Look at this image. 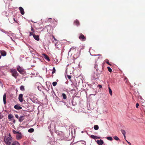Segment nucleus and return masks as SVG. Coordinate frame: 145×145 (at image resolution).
Here are the masks:
<instances>
[{"instance_id": "nucleus-14", "label": "nucleus", "mask_w": 145, "mask_h": 145, "mask_svg": "<svg viewBox=\"0 0 145 145\" xmlns=\"http://www.w3.org/2000/svg\"><path fill=\"white\" fill-rule=\"evenodd\" d=\"M43 55H44V58L45 59L47 60L48 61H49L50 60L49 57L48 56L45 54H43Z\"/></svg>"}, {"instance_id": "nucleus-12", "label": "nucleus", "mask_w": 145, "mask_h": 145, "mask_svg": "<svg viewBox=\"0 0 145 145\" xmlns=\"http://www.w3.org/2000/svg\"><path fill=\"white\" fill-rule=\"evenodd\" d=\"M34 38L36 40L38 41L39 40V36L38 35H36L35 34L33 35Z\"/></svg>"}, {"instance_id": "nucleus-27", "label": "nucleus", "mask_w": 145, "mask_h": 145, "mask_svg": "<svg viewBox=\"0 0 145 145\" xmlns=\"http://www.w3.org/2000/svg\"><path fill=\"white\" fill-rule=\"evenodd\" d=\"M81 141V143L84 145H86V142L84 140Z\"/></svg>"}, {"instance_id": "nucleus-23", "label": "nucleus", "mask_w": 145, "mask_h": 145, "mask_svg": "<svg viewBox=\"0 0 145 145\" xmlns=\"http://www.w3.org/2000/svg\"><path fill=\"white\" fill-rule=\"evenodd\" d=\"M106 138L108 140L110 141H112L113 140L112 137H107Z\"/></svg>"}, {"instance_id": "nucleus-40", "label": "nucleus", "mask_w": 145, "mask_h": 145, "mask_svg": "<svg viewBox=\"0 0 145 145\" xmlns=\"http://www.w3.org/2000/svg\"><path fill=\"white\" fill-rule=\"evenodd\" d=\"M31 30L32 31H33V32H34V29L32 27H31Z\"/></svg>"}, {"instance_id": "nucleus-10", "label": "nucleus", "mask_w": 145, "mask_h": 145, "mask_svg": "<svg viewBox=\"0 0 145 145\" xmlns=\"http://www.w3.org/2000/svg\"><path fill=\"white\" fill-rule=\"evenodd\" d=\"M14 108L17 110H20L22 109V107L19 105H16L14 106Z\"/></svg>"}, {"instance_id": "nucleus-4", "label": "nucleus", "mask_w": 145, "mask_h": 145, "mask_svg": "<svg viewBox=\"0 0 145 145\" xmlns=\"http://www.w3.org/2000/svg\"><path fill=\"white\" fill-rule=\"evenodd\" d=\"M17 70L21 74H23L24 71V70L20 66H18L17 68Z\"/></svg>"}, {"instance_id": "nucleus-49", "label": "nucleus", "mask_w": 145, "mask_h": 145, "mask_svg": "<svg viewBox=\"0 0 145 145\" xmlns=\"http://www.w3.org/2000/svg\"><path fill=\"white\" fill-rule=\"evenodd\" d=\"M9 119H10V120H11V119L12 118H9Z\"/></svg>"}, {"instance_id": "nucleus-7", "label": "nucleus", "mask_w": 145, "mask_h": 145, "mask_svg": "<svg viewBox=\"0 0 145 145\" xmlns=\"http://www.w3.org/2000/svg\"><path fill=\"white\" fill-rule=\"evenodd\" d=\"M97 142L99 145H102L104 143L103 141L101 139L97 140Z\"/></svg>"}, {"instance_id": "nucleus-41", "label": "nucleus", "mask_w": 145, "mask_h": 145, "mask_svg": "<svg viewBox=\"0 0 145 145\" xmlns=\"http://www.w3.org/2000/svg\"><path fill=\"white\" fill-rule=\"evenodd\" d=\"M126 141L129 145H131V143L130 142L128 141L127 140H126Z\"/></svg>"}, {"instance_id": "nucleus-28", "label": "nucleus", "mask_w": 145, "mask_h": 145, "mask_svg": "<svg viewBox=\"0 0 145 145\" xmlns=\"http://www.w3.org/2000/svg\"><path fill=\"white\" fill-rule=\"evenodd\" d=\"M57 82H54L52 83V85L53 86H55L57 84Z\"/></svg>"}, {"instance_id": "nucleus-43", "label": "nucleus", "mask_w": 145, "mask_h": 145, "mask_svg": "<svg viewBox=\"0 0 145 145\" xmlns=\"http://www.w3.org/2000/svg\"><path fill=\"white\" fill-rule=\"evenodd\" d=\"M15 116L16 118H18V115H16Z\"/></svg>"}, {"instance_id": "nucleus-32", "label": "nucleus", "mask_w": 145, "mask_h": 145, "mask_svg": "<svg viewBox=\"0 0 145 145\" xmlns=\"http://www.w3.org/2000/svg\"><path fill=\"white\" fill-rule=\"evenodd\" d=\"M24 118H19V121L20 122H21L24 120Z\"/></svg>"}, {"instance_id": "nucleus-52", "label": "nucleus", "mask_w": 145, "mask_h": 145, "mask_svg": "<svg viewBox=\"0 0 145 145\" xmlns=\"http://www.w3.org/2000/svg\"><path fill=\"white\" fill-rule=\"evenodd\" d=\"M20 118H22V117H20Z\"/></svg>"}, {"instance_id": "nucleus-24", "label": "nucleus", "mask_w": 145, "mask_h": 145, "mask_svg": "<svg viewBox=\"0 0 145 145\" xmlns=\"http://www.w3.org/2000/svg\"><path fill=\"white\" fill-rule=\"evenodd\" d=\"M108 89L109 93L110 95L112 96V90L110 87L108 88Z\"/></svg>"}, {"instance_id": "nucleus-8", "label": "nucleus", "mask_w": 145, "mask_h": 145, "mask_svg": "<svg viewBox=\"0 0 145 145\" xmlns=\"http://www.w3.org/2000/svg\"><path fill=\"white\" fill-rule=\"evenodd\" d=\"M19 9L20 12L21 14L22 15L24 14L25 12L23 8L22 7H19Z\"/></svg>"}, {"instance_id": "nucleus-15", "label": "nucleus", "mask_w": 145, "mask_h": 145, "mask_svg": "<svg viewBox=\"0 0 145 145\" xmlns=\"http://www.w3.org/2000/svg\"><path fill=\"white\" fill-rule=\"evenodd\" d=\"M12 145H20V144L18 141H15L13 142Z\"/></svg>"}, {"instance_id": "nucleus-48", "label": "nucleus", "mask_w": 145, "mask_h": 145, "mask_svg": "<svg viewBox=\"0 0 145 145\" xmlns=\"http://www.w3.org/2000/svg\"><path fill=\"white\" fill-rule=\"evenodd\" d=\"M1 82L0 81V85H1Z\"/></svg>"}, {"instance_id": "nucleus-13", "label": "nucleus", "mask_w": 145, "mask_h": 145, "mask_svg": "<svg viewBox=\"0 0 145 145\" xmlns=\"http://www.w3.org/2000/svg\"><path fill=\"white\" fill-rule=\"evenodd\" d=\"M6 94L5 93L4 94L3 97V101L4 103L5 104L6 103Z\"/></svg>"}, {"instance_id": "nucleus-50", "label": "nucleus", "mask_w": 145, "mask_h": 145, "mask_svg": "<svg viewBox=\"0 0 145 145\" xmlns=\"http://www.w3.org/2000/svg\"><path fill=\"white\" fill-rule=\"evenodd\" d=\"M13 122H14V123H15V121H14H14H13Z\"/></svg>"}, {"instance_id": "nucleus-29", "label": "nucleus", "mask_w": 145, "mask_h": 145, "mask_svg": "<svg viewBox=\"0 0 145 145\" xmlns=\"http://www.w3.org/2000/svg\"><path fill=\"white\" fill-rule=\"evenodd\" d=\"M107 69H108V71L110 72H111L112 71V69L110 68L109 67H108Z\"/></svg>"}, {"instance_id": "nucleus-21", "label": "nucleus", "mask_w": 145, "mask_h": 145, "mask_svg": "<svg viewBox=\"0 0 145 145\" xmlns=\"http://www.w3.org/2000/svg\"><path fill=\"white\" fill-rule=\"evenodd\" d=\"M20 89L22 91H24L25 90L24 87L23 86H21L20 87Z\"/></svg>"}, {"instance_id": "nucleus-42", "label": "nucleus", "mask_w": 145, "mask_h": 145, "mask_svg": "<svg viewBox=\"0 0 145 145\" xmlns=\"http://www.w3.org/2000/svg\"><path fill=\"white\" fill-rule=\"evenodd\" d=\"M106 63H107V64H108V65H111L110 64V63H109V62H108L107 61V62H106Z\"/></svg>"}, {"instance_id": "nucleus-3", "label": "nucleus", "mask_w": 145, "mask_h": 145, "mask_svg": "<svg viewBox=\"0 0 145 145\" xmlns=\"http://www.w3.org/2000/svg\"><path fill=\"white\" fill-rule=\"evenodd\" d=\"M79 39L81 41H84L86 40V37L82 33H80L79 37Z\"/></svg>"}, {"instance_id": "nucleus-30", "label": "nucleus", "mask_w": 145, "mask_h": 145, "mask_svg": "<svg viewBox=\"0 0 145 145\" xmlns=\"http://www.w3.org/2000/svg\"><path fill=\"white\" fill-rule=\"evenodd\" d=\"M13 116L12 114H9L8 116V118H13Z\"/></svg>"}, {"instance_id": "nucleus-5", "label": "nucleus", "mask_w": 145, "mask_h": 145, "mask_svg": "<svg viewBox=\"0 0 145 145\" xmlns=\"http://www.w3.org/2000/svg\"><path fill=\"white\" fill-rule=\"evenodd\" d=\"M22 135L21 133L20 132L16 135V138L17 140H20L22 138Z\"/></svg>"}, {"instance_id": "nucleus-25", "label": "nucleus", "mask_w": 145, "mask_h": 145, "mask_svg": "<svg viewBox=\"0 0 145 145\" xmlns=\"http://www.w3.org/2000/svg\"><path fill=\"white\" fill-rule=\"evenodd\" d=\"M12 132H13V133H14V134H18L20 132L19 131H16L14 130H13Z\"/></svg>"}, {"instance_id": "nucleus-39", "label": "nucleus", "mask_w": 145, "mask_h": 145, "mask_svg": "<svg viewBox=\"0 0 145 145\" xmlns=\"http://www.w3.org/2000/svg\"><path fill=\"white\" fill-rule=\"evenodd\" d=\"M74 49H75L76 50V49L75 48H73V47H72L70 49V50H73Z\"/></svg>"}, {"instance_id": "nucleus-22", "label": "nucleus", "mask_w": 145, "mask_h": 145, "mask_svg": "<svg viewBox=\"0 0 145 145\" xmlns=\"http://www.w3.org/2000/svg\"><path fill=\"white\" fill-rule=\"evenodd\" d=\"M99 126L97 125H95L94 126V129L95 130H97L99 129Z\"/></svg>"}, {"instance_id": "nucleus-36", "label": "nucleus", "mask_w": 145, "mask_h": 145, "mask_svg": "<svg viewBox=\"0 0 145 145\" xmlns=\"http://www.w3.org/2000/svg\"><path fill=\"white\" fill-rule=\"evenodd\" d=\"M52 37L55 41L57 40V39L55 38L54 37L53 35H52Z\"/></svg>"}, {"instance_id": "nucleus-38", "label": "nucleus", "mask_w": 145, "mask_h": 145, "mask_svg": "<svg viewBox=\"0 0 145 145\" xmlns=\"http://www.w3.org/2000/svg\"><path fill=\"white\" fill-rule=\"evenodd\" d=\"M34 34H33V32H30V36H31L32 35H34Z\"/></svg>"}, {"instance_id": "nucleus-33", "label": "nucleus", "mask_w": 145, "mask_h": 145, "mask_svg": "<svg viewBox=\"0 0 145 145\" xmlns=\"http://www.w3.org/2000/svg\"><path fill=\"white\" fill-rule=\"evenodd\" d=\"M142 105L144 107H145V101L144 102L142 103Z\"/></svg>"}, {"instance_id": "nucleus-9", "label": "nucleus", "mask_w": 145, "mask_h": 145, "mask_svg": "<svg viewBox=\"0 0 145 145\" xmlns=\"http://www.w3.org/2000/svg\"><path fill=\"white\" fill-rule=\"evenodd\" d=\"M23 95L22 94H20L19 96L18 99L20 102H22L23 101Z\"/></svg>"}, {"instance_id": "nucleus-44", "label": "nucleus", "mask_w": 145, "mask_h": 145, "mask_svg": "<svg viewBox=\"0 0 145 145\" xmlns=\"http://www.w3.org/2000/svg\"><path fill=\"white\" fill-rule=\"evenodd\" d=\"M13 19H14V21L15 22H16V20H15V18H13Z\"/></svg>"}, {"instance_id": "nucleus-20", "label": "nucleus", "mask_w": 145, "mask_h": 145, "mask_svg": "<svg viewBox=\"0 0 145 145\" xmlns=\"http://www.w3.org/2000/svg\"><path fill=\"white\" fill-rule=\"evenodd\" d=\"M62 95L63 99H67V97L65 94L63 93L62 94Z\"/></svg>"}, {"instance_id": "nucleus-18", "label": "nucleus", "mask_w": 145, "mask_h": 145, "mask_svg": "<svg viewBox=\"0 0 145 145\" xmlns=\"http://www.w3.org/2000/svg\"><path fill=\"white\" fill-rule=\"evenodd\" d=\"M34 131V129L33 128H30L28 130V131L29 132L32 133Z\"/></svg>"}, {"instance_id": "nucleus-47", "label": "nucleus", "mask_w": 145, "mask_h": 145, "mask_svg": "<svg viewBox=\"0 0 145 145\" xmlns=\"http://www.w3.org/2000/svg\"><path fill=\"white\" fill-rule=\"evenodd\" d=\"M81 133H84V131H81Z\"/></svg>"}, {"instance_id": "nucleus-19", "label": "nucleus", "mask_w": 145, "mask_h": 145, "mask_svg": "<svg viewBox=\"0 0 145 145\" xmlns=\"http://www.w3.org/2000/svg\"><path fill=\"white\" fill-rule=\"evenodd\" d=\"M121 132L122 133V134L123 135L124 137L125 138V134L126 133L125 131L124 130H121Z\"/></svg>"}, {"instance_id": "nucleus-17", "label": "nucleus", "mask_w": 145, "mask_h": 145, "mask_svg": "<svg viewBox=\"0 0 145 145\" xmlns=\"http://www.w3.org/2000/svg\"><path fill=\"white\" fill-rule=\"evenodd\" d=\"M95 68L96 69L97 71H100V70L98 67V65L96 64H95Z\"/></svg>"}, {"instance_id": "nucleus-26", "label": "nucleus", "mask_w": 145, "mask_h": 145, "mask_svg": "<svg viewBox=\"0 0 145 145\" xmlns=\"http://www.w3.org/2000/svg\"><path fill=\"white\" fill-rule=\"evenodd\" d=\"M113 138L114 139L116 140H119V138L117 136H114Z\"/></svg>"}, {"instance_id": "nucleus-34", "label": "nucleus", "mask_w": 145, "mask_h": 145, "mask_svg": "<svg viewBox=\"0 0 145 145\" xmlns=\"http://www.w3.org/2000/svg\"><path fill=\"white\" fill-rule=\"evenodd\" d=\"M67 77L69 79H70L71 78V76L70 75H67Z\"/></svg>"}, {"instance_id": "nucleus-6", "label": "nucleus", "mask_w": 145, "mask_h": 145, "mask_svg": "<svg viewBox=\"0 0 145 145\" xmlns=\"http://www.w3.org/2000/svg\"><path fill=\"white\" fill-rule=\"evenodd\" d=\"M73 23L74 25H76L77 26H78L80 25L79 21L77 19L74 21Z\"/></svg>"}, {"instance_id": "nucleus-46", "label": "nucleus", "mask_w": 145, "mask_h": 145, "mask_svg": "<svg viewBox=\"0 0 145 145\" xmlns=\"http://www.w3.org/2000/svg\"><path fill=\"white\" fill-rule=\"evenodd\" d=\"M0 118H1V113H0Z\"/></svg>"}, {"instance_id": "nucleus-11", "label": "nucleus", "mask_w": 145, "mask_h": 145, "mask_svg": "<svg viewBox=\"0 0 145 145\" xmlns=\"http://www.w3.org/2000/svg\"><path fill=\"white\" fill-rule=\"evenodd\" d=\"M90 137L93 139H97L100 138V137H98L97 136L94 135H91Z\"/></svg>"}, {"instance_id": "nucleus-45", "label": "nucleus", "mask_w": 145, "mask_h": 145, "mask_svg": "<svg viewBox=\"0 0 145 145\" xmlns=\"http://www.w3.org/2000/svg\"><path fill=\"white\" fill-rule=\"evenodd\" d=\"M97 56H101L102 55H101V54H98L97 55Z\"/></svg>"}, {"instance_id": "nucleus-37", "label": "nucleus", "mask_w": 145, "mask_h": 145, "mask_svg": "<svg viewBox=\"0 0 145 145\" xmlns=\"http://www.w3.org/2000/svg\"><path fill=\"white\" fill-rule=\"evenodd\" d=\"M98 87L100 88H102V86L101 85H99Z\"/></svg>"}, {"instance_id": "nucleus-1", "label": "nucleus", "mask_w": 145, "mask_h": 145, "mask_svg": "<svg viewBox=\"0 0 145 145\" xmlns=\"http://www.w3.org/2000/svg\"><path fill=\"white\" fill-rule=\"evenodd\" d=\"M12 138L10 134H9V136L6 137L5 136L4 138V141L7 145H12L11 142Z\"/></svg>"}, {"instance_id": "nucleus-35", "label": "nucleus", "mask_w": 145, "mask_h": 145, "mask_svg": "<svg viewBox=\"0 0 145 145\" xmlns=\"http://www.w3.org/2000/svg\"><path fill=\"white\" fill-rule=\"evenodd\" d=\"M139 106V105L138 103H137L136 104V107L137 108H138Z\"/></svg>"}, {"instance_id": "nucleus-51", "label": "nucleus", "mask_w": 145, "mask_h": 145, "mask_svg": "<svg viewBox=\"0 0 145 145\" xmlns=\"http://www.w3.org/2000/svg\"><path fill=\"white\" fill-rule=\"evenodd\" d=\"M101 66V67H101V66Z\"/></svg>"}, {"instance_id": "nucleus-2", "label": "nucleus", "mask_w": 145, "mask_h": 145, "mask_svg": "<svg viewBox=\"0 0 145 145\" xmlns=\"http://www.w3.org/2000/svg\"><path fill=\"white\" fill-rule=\"evenodd\" d=\"M10 72L12 76L16 78L18 75V74L16 70L14 69H12L10 70Z\"/></svg>"}, {"instance_id": "nucleus-31", "label": "nucleus", "mask_w": 145, "mask_h": 145, "mask_svg": "<svg viewBox=\"0 0 145 145\" xmlns=\"http://www.w3.org/2000/svg\"><path fill=\"white\" fill-rule=\"evenodd\" d=\"M56 69L54 67L53 69V71L52 72V74L55 73L56 72Z\"/></svg>"}, {"instance_id": "nucleus-16", "label": "nucleus", "mask_w": 145, "mask_h": 145, "mask_svg": "<svg viewBox=\"0 0 145 145\" xmlns=\"http://www.w3.org/2000/svg\"><path fill=\"white\" fill-rule=\"evenodd\" d=\"M1 54L2 56H6L7 54L6 52L4 51H2L1 53Z\"/></svg>"}]
</instances>
